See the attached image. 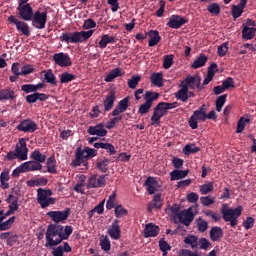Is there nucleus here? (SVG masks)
<instances>
[{"instance_id":"41","label":"nucleus","mask_w":256,"mask_h":256,"mask_svg":"<svg viewBox=\"0 0 256 256\" xmlns=\"http://www.w3.org/2000/svg\"><path fill=\"white\" fill-rule=\"evenodd\" d=\"M151 83L155 87H163V73H153L150 77Z\"/></svg>"},{"instance_id":"16","label":"nucleus","mask_w":256,"mask_h":256,"mask_svg":"<svg viewBox=\"0 0 256 256\" xmlns=\"http://www.w3.org/2000/svg\"><path fill=\"white\" fill-rule=\"evenodd\" d=\"M107 234L114 241H119L121 239V226H119V219H115L111 226L107 230Z\"/></svg>"},{"instance_id":"47","label":"nucleus","mask_w":256,"mask_h":256,"mask_svg":"<svg viewBox=\"0 0 256 256\" xmlns=\"http://www.w3.org/2000/svg\"><path fill=\"white\" fill-rule=\"evenodd\" d=\"M199 151H201V148L195 146V144H193V143L185 145V147L183 149L184 155H191V154L199 153Z\"/></svg>"},{"instance_id":"34","label":"nucleus","mask_w":256,"mask_h":256,"mask_svg":"<svg viewBox=\"0 0 256 256\" xmlns=\"http://www.w3.org/2000/svg\"><path fill=\"white\" fill-rule=\"evenodd\" d=\"M30 159L41 165V163H45V161H47V155L42 154L39 149H35L30 154Z\"/></svg>"},{"instance_id":"12","label":"nucleus","mask_w":256,"mask_h":256,"mask_svg":"<svg viewBox=\"0 0 256 256\" xmlns=\"http://www.w3.org/2000/svg\"><path fill=\"white\" fill-rule=\"evenodd\" d=\"M106 177L107 175H100L98 178L97 175L90 176L86 184L87 189H97L105 187V185H107Z\"/></svg>"},{"instance_id":"7","label":"nucleus","mask_w":256,"mask_h":256,"mask_svg":"<svg viewBox=\"0 0 256 256\" xmlns=\"http://www.w3.org/2000/svg\"><path fill=\"white\" fill-rule=\"evenodd\" d=\"M29 148H20L19 144H16L14 151H10L5 156L7 161H13L19 159L20 161H27Z\"/></svg>"},{"instance_id":"62","label":"nucleus","mask_w":256,"mask_h":256,"mask_svg":"<svg viewBox=\"0 0 256 256\" xmlns=\"http://www.w3.org/2000/svg\"><path fill=\"white\" fill-rule=\"evenodd\" d=\"M199 249L207 251L209 247H211V242L207 240V238H200L198 239Z\"/></svg>"},{"instance_id":"14","label":"nucleus","mask_w":256,"mask_h":256,"mask_svg":"<svg viewBox=\"0 0 256 256\" xmlns=\"http://www.w3.org/2000/svg\"><path fill=\"white\" fill-rule=\"evenodd\" d=\"M18 131H22L23 133H35L37 131V123L31 119L22 120L18 126L16 127Z\"/></svg>"},{"instance_id":"55","label":"nucleus","mask_w":256,"mask_h":256,"mask_svg":"<svg viewBox=\"0 0 256 256\" xmlns=\"http://www.w3.org/2000/svg\"><path fill=\"white\" fill-rule=\"evenodd\" d=\"M141 81L140 75L132 76L130 80H128V87L129 89H137V85H139V82Z\"/></svg>"},{"instance_id":"1","label":"nucleus","mask_w":256,"mask_h":256,"mask_svg":"<svg viewBox=\"0 0 256 256\" xmlns=\"http://www.w3.org/2000/svg\"><path fill=\"white\" fill-rule=\"evenodd\" d=\"M93 33L95 30H88V31H74V32H64L60 36V41L62 43H85V41H89L91 37H93Z\"/></svg>"},{"instance_id":"27","label":"nucleus","mask_w":256,"mask_h":256,"mask_svg":"<svg viewBox=\"0 0 256 256\" xmlns=\"http://www.w3.org/2000/svg\"><path fill=\"white\" fill-rule=\"evenodd\" d=\"M163 207V198H161V194L154 195L152 201L148 204V211L151 213L153 209H161Z\"/></svg>"},{"instance_id":"4","label":"nucleus","mask_w":256,"mask_h":256,"mask_svg":"<svg viewBox=\"0 0 256 256\" xmlns=\"http://www.w3.org/2000/svg\"><path fill=\"white\" fill-rule=\"evenodd\" d=\"M61 231L63 226L58 224H49L46 230V244L45 247H57L62 243Z\"/></svg>"},{"instance_id":"20","label":"nucleus","mask_w":256,"mask_h":256,"mask_svg":"<svg viewBox=\"0 0 256 256\" xmlns=\"http://www.w3.org/2000/svg\"><path fill=\"white\" fill-rule=\"evenodd\" d=\"M175 99L177 101H182V103H187L191 97H195V92L189 91L188 88L184 91L183 88H180L176 93H174Z\"/></svg>"},{"instance_id":"15","label":"nucleus","mask_w":256,"mask_h":256,"mask_svg":"<svg viewBox=\"0 0 256 256\" xmlns=\"http://www.w3.org/2000/svg\"><path fill=\"white\" fill-rule=\"evenodd\" d=\"M186 23H188V21L185 19V17L180 15H172L167 22V27H170V29H181V27H183V25Z\"/></svg>"},{"instance_id":"58","label":"nucleus","mask_w":256,"mask_h":256,"mask_svg":"<svg viewBox=\"0 0 256 256\" xmlns=\"http://www.w3.org/2000/svg\"><path fill=\"white\" fill-rule=\"evenodd\" d=\"M151 107H153V106H151V104L144 102L138 108L139 115H147V113H149L151 111Z\"/></svg>"},{"instance_id":"43","label":"nucleus","mask_w":256,"mask_h":256,"mask_svg":"<svg viewBox=\"0 0 256 256\" xmlns=\"http://www.w3.org/2000/svg\"><path fill=\"white\" fill-rule=\"evenodd\" d=\"M59 77L60 83L62 84L71 83V81H75V79H77V76L75 74H71L69 72H63L59 75Z\"/></svg>"},{"instance_id":"22","label":"nucleus","mask_w":256,"mask_h":256,"mask_svg":"<svg viewBox=\"0 0 256 256\" xmlns=\"http://www.w3.org/2000/svg\"><path fill=\"white\" fill-rule=\"evenodd\" d=\"M115 101H117V93L115 92V90H111L103 101L104 111H111V109H113V106L115 105Z\"/></svg>"},{"instance_id":"64","label":"nucleus","mask_w":256,"mask_h":256,"mask_svg":"<svg viewBox=\"0 0 256 256\" xmlns=\"http://www.w3.org/2000/svg\"><path fill=\"white\" fill-rule=\"evenodd\" d=\"M179 256H201L200 254H198L197 252H193L191 250L188 249H182L179 251Z\"/></svg>"},{"instance_id":"53","label":"nucleus","mask_w":256,"mask_h":256,"mask_svg":"<svg viewBox=\"0 0 256 256\" xmlns=\"http://www.w3.org/2000/svg\"><path fill=\"white\" fill-rule=\"evenodd\" d=\"M243 12H244V8H241V6H238V5H233L231 15H232L234 21L236 19H239V17H241V15H243Z\"/></svg>"},{"instance_id":"51","label":"nucleus","mask_w":256,"mask_h":256,"mask_svg":"<svg viewBox=\"0 0 256 256\" xmlns=\"http://www.w3.org/2000/svg\"><path fill=\"white\" fill-rule=\"evenodd\" d=\"M100 247L102 251H111V240H109L108 236H102L100 239Z\"/></svg>"},{"instance_id":"24","label":"nucleus","mask_w":256,"mask_h":256,"mask_svg":"<svg viewBox=\"0 0 256 256\" xmlns=\"http://www.w3.org/2000/svg\"><path fill=\"white\" fill-rule=\"evenodd\" d=\"M159 231H161L159 226L153 223L146 224L144 228V237H157V235H159Z\"/></svg>"},{"instance_id":"19","label":"nucleus","mask_w":256,"mask_h":256,"mask_svg":"<svg viewBox=\"0 0 256 256\" xmlns=\"http://www.w3.org/2000/svg\"><path fill=\"white\" fill-rule=\"evenodd\" d=\"M197 121L205 123V121H207V114H197V112L194 111L188 120L189 127H191V129H197L199 127V123Z\"/></svg>"},{"instance_id":"52","label":"nucleus","mask_w":256,"mask_h":256,"mask_svg":"<svg viewBox=\"0 0 256 256\" xmlns=\"http://www.w3.org/2000/svg\"><path fill=\"white\" fill-rule=\"evenodd\" d=\"M13 223H15V216L10 217L4 222H0V231H8V229H11Z\"/></svg>"},{"instance_id":"54","label":"nucleus","mask_w":256,"mask_h":256,"mask_svg":"<svg viewBox=\"0 0 256 256\" xmlns=\"http://www.w3.org/2000/svg\"><path fill=\"white\" fill-rule=\"evenodd\" d=\"M115 217L120 219V217L129 215V211L122 207L121 205H117L114 210Z\"/></svg>"},{"instance_id":"36","label":"nucleus","mask_w":256,"mask_h":256,"mask_svg":"<svg viewBox=\"0 0 256 256\" xmlns=\"http://www.w3.org/2000/svg\"><path fill=\"white\" fill-rule=\"evenodd\" d=\"M208 57L201 53L192 63V69H200V67H205V63L208 61Z\"/></svg>"},{"instance_id":"17","label":"nucleus","mask_w":256,"mask_h":256,"mask_svg":"<svg viewBox=\"0 0 256 256\" xmlns=\"http://www.w3.org/2000/svg\"><path fill=\"white\" fill-rule=\"evenodd\" d=\"M87 133L90 135H96V137H106L108 131L105 128V123H99L95 126H89L87 129Z\"/></svg>"},{"instance_id":"49","label":"nucleus","mask_w":256,"mask_h":256,"mask_svg":"<svg viewBox=\"0 0 256 256\" xmlns=\"http://www.w3.org/2000/svg\"><path fill=\"white\" fill-rule=\"evenodd\" d=\"M72 233H73V226L68 225V226H65V228L63 227V231H61V234H60L62 242L67 241V239L71 237Z\"/></svg>"},{"instance_id":"38","label":"nucleus","mask_w":256,"mask_h":256,"mask_svg":"<svg viewBox=\"0 0 256 256\" xmlns=\"http://www.w3.org/2000/svg\"><path fill=\"white\" fill-rule=\"evenodd\" d=\"M256 28H249L248 26H244L242 30V37L245 39V41H249L250 39H253L255 37Z\"/></svg>"},{"instance_id":"9","label":"nucleus","mask_w":256,"mask_h":256,"mask_svg":"<svg viewBox=\"0 0 256 256\" xmlns=\"http://www.w3.org/2000/svg\"><path fill=\"white\" fill-rule=\"evenodd\" d=\"M8 21L9 23H13L17 31H20L22 35H25V37H29L31 35V30L29 29V24H27V22L18 20L14 15L9 16Z\"/></svg>"},{"instance_id":"29","label":"nucleus","mask_w":256,"mask_h":256,"mask_svg":"<svg viewBox=\"0 0 256 256\" xmlns=\"http://www.w3.org/2000/svg\"><path fill=\"white\" fill-rule=\"evenodd\" d=\"M144 185L147 187V191L149 195H154L155 191H157V185H159V182L155 177L149 176L146 181L144 182Z\"/></svg>"},{"instance_id":"21","label":"nucleus","mask_w":256,"mask_h":256,"mask_svg":"<svg viewBox=\"0 0 256 256\" xmlns=\"http://www.w3.org/2000/svg\"><path fill=\"white\" fill-rule=\"evenodd\" d=\"M129 109V97H125L124 99L118 102L116 108L112 111V117H117L121 115V113H125Z\"/></svg>"},{"instance_id":"57","label":"nucleus","mask_w":256,"mask_h":256,"mask_svg":"<svg viewBox=\"0 0 256 256\" xmlns=\"http://www.w3.org/2000/svg\"><path fill=\"white\" fill-rule=\"evenodd\" d=\"M162 115L154 108V112L151 116V125H161Z\"/></svg>"},{"instance_id":"13","label":"nucleus","mask_w":256,"mask_h":256,"mask_svg":"<svg viewBox=\"0 0 256 256\" xmlns=\"http://www.w3.org/2000/svg\"><path fill=\"white\" fill-rule=\"evenodd\" d=\"M55 65L59 67H71L73 62L71 61V56L67 53L59 52L55 53L52 57Z\"/></svg>"},{"instance_id":"25","label":"nucleus","mask_w":256,"mask_h":256,"mask_svg":"<svg viewBox=\"0 0 256 256\" xmlns=\"http://www.w3.org/2000/svg\"><path fill=\"white\" fill-rule=\"evenodd\" d=\"M210 240L215 243L219 239H223V228L219 226H213L209 231Z\"/></svg>"},{"instance_id":"61","label":"nucleus","mask_w":256,"mask_h":256,"mask_svg":"<svg viewBox=\"0 0 256 256\" xmlns=\"http://www.w3.org/2000/svg\"><path fill=\"white\" fill-rule=\"evenodd\" d=\"M183 163H185V161L183 159L172 156V165L174 167V170L182 169Z\"/></svg>"},{"instance_id":"26","label":"nucleus","mask_w":256,"mask_h":256,"mask_svg":"<svg viewBox=\"0 0 256 256\" xmlns=\"http://www.w3.org/2000/svg\"><path fill=\"white\" fill-rule=\"evenodd\" d=\"M22 167H24L25 173H29L31 171H41V169H43V165L39 162H35V160L22 163Z\"/></svg>"},{"instance_id":"46","label":"nucleus","mask_w":256,"mask_h":256,"mask_svg":"<svg viewBox=\"0 0 256 256\" xmlns=\"http://www.w3.org/2000/svg\"><path fill=\"white\" fill-rule=\"evenodd\" d=\"M196 223L199 233H205V231L209 229V222H207L205 219H202L201 217L197 218Z\"/></svg>"},{"instance_id":"30","label":"nucleus","mask_w":256,"mask_h":256,"mask_svg":"<svg viewBox=\"0 0 256 256\" xmlns=\"http://www.w3.org/2000/svg\"><path fill=\"white\" fill-rule=\"evenodd\" d=\"M17 99V95H15V91L11 88L0 90V101H14Z\"/></svg>"},{"instance_id":"59","label":"nucleus","mask_w":256,"mask_h":256,"mask_svg":"<svg viewBox=\"0 0 256 256\" xmlns=\"http://www.w3.org/2000/svg\"><path fill=\"white\" fill-rule=\"evenodd\" d=\"M173 54L165 55L163 60V68L164 69H171L173 67Z\"/></svg>"},{"instance_id":"18","label":"nucleus","mask_w":256,"mask_h":256,"mask_svg":"<svg viewBox=\"0 0 256 256\" xmlns=\"http://www.w3.org/2000/svg\"><path fill=\"white\" fill-rule=\"evenodd\" d=\"M16 11H18V16L22 21H31V17H33L34 13L31 5L17 6Z\"/></svg>"},{"instance_id":"33","label":"nucleus","mask_w":256,"mask_h":256,"mask_svg":"<svg viewBox=\"0 0 256 256\" xmlns=\"http://www.w3.org/2000/svg\"><path fill=\"white\" fill-rule=\"evenodd\" d=\"M46 168L48 173L57 175V160H55V154H52L46 162Z\"/></svg>"},{"instance_id":"39","label":"nucleus","mask_w":256,"mask_h":256,"mask_svg":"<svg viewBox=\"0 0 256 256\" xmlns=\"http://www.w3.org/2000/svg\"><path fill=\"white\" fill-rule=\"evenodd\" d=\"M159 99V93L153 91H146L144 94V100L148 105L153 106V102Z\"/></svg>"},{"instance_id":"45","label":"nucleus","mask_w":256,"mask_h":256,"mask_svg":"<svg viewBox=\"0 0 256 256\" xmlns=\"http://www.w3.org/2000/svg\"><path fill=\"white\" fill-rule=\"evenodd\" d=\"M9 179H10L9 170H4L0 174V183H1L2 189H9V183H8Z\"/></svg>"},{"instance_id":"32","label":"nucleus","mask_w":256,"mask_h":256,"mask_svg":"<svg viewBox=\"0 0 256 256\" xmlns=\"http://www.w3.org/2000/svg\"><path fill=\"white\" fill-rule=\"evenodd\" d=\"M189 175V169L180 170L176 169L170 172V181H179L180 179H185Z\"/></svg>"},{"instance_id":"35","label":"nucleus","mask_w":256,"mask_h":256,"mask_svg":"<svg viewBox=\"0 0 256 256\" xmlns=\"http://www.w3.org/2000/svg\"><path fill=\"white\" fill-rule=\"evenodd\" d=\"M185 245H189L191 249H198L199 247V237L193 234H190L184 238Z\"/></svg>"},{"instance_id":"42","label":"nucleus","mask_w":256,"mask_h":256,"mask_svg":"<svg viewBox=\"0 0 256 256\" xmlns=\"http://www.w3.org/2000/svg\"><path fill=\"white\" fill-rule=\"evenodd\" d=\"M44 79L46 83L57 86V78L55 77V74H53V71L51 69H49L48 71H44Z\"/></svg>"},{"instance_id":"48","label":"nucleus","mask_w":256,"mask_h":256,"mask_svg":"<svg viewBox=\"0 0 256 256\" xmlns=\"http://www.w3.org/2000/svg\"><path fill=\"white\" fill-rule=\"evenodd\" d=\"M226 101H227V94H223V95L219 96V97L216 99L215 105H216V111H217L218 113H221V111H222V109H223V107H224Z\"/></svg>"},{"instance_id":"31","label":"nucleus","mask_w":256,"mask_h":256,"mask_svg":"<svg viewBox=\"0 0 256 256\" xmlns=\"http://www.w3.org/2000/svg\"><path fill=\"white\" fill-rule=\"evenodd\" d=\"M148 37L150 38L148 42L149 47H155L159 41H161V36L159 35V31L157 30H149L147 32Z\"/></svg>"},{"instance_id":"11","label":"nucleus","mask_w":256,"mask_h":256,"mask_svg":"<svg viewBox=\"0 0 256 256\" xmlns=\"http://www.w3.org/2000/svg\"><path fill=\"white\" fill-rule=\"evenodd\" d=\"M193 209H197V205L194 207H190L186 210H182L178 214L179 222L185 225L186 227H189V225L193 223V219H195V214H193Z\"/></svg>"},{"instance_id":"44","label":"nucleus","mask_w":256,"mask_h":256,"mask_svg":"<svg viewBox=\"0 0 256 256\" xmlns=\"http://www.w3.org/2000/svg\"><path fill=\"white\" fill-rule=\"evenodd\" d=\"M13 200V201H12ZM8 203H10L9 205V209L11 211H18L19 210V199H17V197H15V195L10 194L7 198ZM12 201V202H11Z\"/></svg>"},{"instance_id":"5","label":"nucleus","mask_w":256,"mask_h":256,"mask_svg":"<svg viewBox=\"0 0 256 256\" xmlns=\"http://www.w3.org/2000/svg\"><path fill=\"white\" fill-rule=\"evenodd\" d=\"M179 88L187 91V89H191L192 91H203L204 87L201 85V76L199 74L191 75L188 74L185 79L180 81Z\"/></svg>"},{"instance_id":"50","label":"nucleus","mask_w":256,"mask_h":256,"mask_svg":"<svg viewBox=\"0 0 256 256\" xmlns=\"http://www.w3.org/2000/svg\"><path fill=\"white\" fill-rule=\"evenodd\" d=\"M207 11L210 12L211 15L217 17L218 15H221V6L214 2L207 6Z\"/></svg>"},{"instance_id":"37","label":"nucleus","mask_w":256,"mask_h":256,"mask_svg":"<svg viewBox=\"0 0 256 256\" xmlns=\"http://www.w3.org/2000/svg\"><path fill=\"white\" fill-rule=\"evenodd\" d=\"M111 43H117V38H115L113 36H109L107 34H104V35H102V37L99 41V47H100V49H105V47H107V45H109Z\"/></svg>"},{"instance_id":"60","label":"nucleus","mask_w":256,"mask_h":256,"mask_svg":"<svg viewBox=\"0 0 256 256\" xmlns=\"http://www.w3.org/2000/svg\"><path fill=\"white\" fill-rule=\"evenodd\" d=\"M211 191H213V182H208L200 187L201 195H207L208 193H211Z\"/></svg>"},{"instance_id":"63","label":"nucleus","mask_w":256,"mask_h":256,"mask_svg":"<svg viewBox=\"0 0 256 256\" xmlns=\"http://www.w3.org/2000/svg\"><path fill=\"white\" fill-rule=\"evenodd\" d=\"M97 27V22L93 20L92 18H88L83 23V29L89 30V29H95Z\"/></svg>"},{"instance_id":"6","label":"nucleus","mask_w":256,"mask_h":256,"mask_svg":"<svg viewBox=\"0 0 256 256\" xmlns=\"http://www.w3.org/2000/svg\"><path fill=\"white\" fill-rule=\"evenodd\" d=\"M51 195H53V190H45L43 188L37 190V203L42 209H47L49 205H55L57 199L51 197Z\"/></svg>"},{"instance_id":"28","label":"nucleus","mask_w":256,"mask_h":256,"mask_svg":"<svg viewBox=\"0 0 256 256\" xmlns=\"http://www.w3.org/2000/svg\"><path fill=\"white\" fill-rule=\"evenodd\" d=\"M123 75H125V72H123V70L118 67V68L112 69L109 72V74L105 77L104 81L106 83H113V81H115L117 77H123Z\"/></svg>"},{"instance_id":"10","label":"nucleus","mask_w":256,"mask_h":256,"mask_svg":"<svg viewBox=\"0 0 256 256\" xmlns=\"http://www.w3.org/2000/svg\"><path fill=\"white\" fill-rule=\"evenodd\" d=\"M69 215H71V208H66L64 211L47 212V216L50 217L54 223H63V221H67Z\"/></svg>"},{"instance_id":"2","label":"nucleus","mask_w":256,"mask_h":256,"mask_svg":"<svg viewBox=\"0 0 256 256\" xmlns=\"http://www.w3.org/2000/svg\"><path fill=\"white\" fill-rule=\"evenodd\" d=\"M93 157H97V150L90 148V147H84L82 150L81 147H78L75 150V159L72 161L73 167H81L84 165V167H87V159H91Z\"/></svg>"},{"instance_id":"40","label":"nucleus","mask_w":256,"mask_h":256,"mask_svg":"<svg viewBox=\"0 0 256 256\" xmlns=\"http://www.w3.org/2000/svg\"><path fill=\"white\" fill-rule=\"evenodd\" d=\"M109 163H111V160L109 158H104L96 163V167L101 173H107V171H109Z\"/></svg>"},{"instance_id":"3","label":"nucleus","mask_w":256,"mask_h":256,"mask_svg":"<svg viewBox=\"0 0 256 256\" xmlns=\"http://www.w3.org/2000/svg\"><path fill=\"white\" fill-rule=\"evenodd\" d=\"M220 213H222V219L226 223H230V226L235 229L237 227V219L241 217V213H243V206L239 205L236 208H228L227 204H223L222 208L220 210Z\"/></svg>"},{"instance_id":"8","label":"nucleus","mask_w":256,"mask_h":256,"mask_svg":"<svg viewBox=\"0 0 256 256\" xmlns=\"http://www.w3.org/2000/svg\"><path fill=\"white\" fill-rule=\"evenodd\" d=\"M30 21L35 29H45V25H47V11L41 12V10H37L32 14Z\"/></svg>"},{"instance_id":"23","label":"nucleus","mask_w":256,"mask_h":256,"mask_svg":"<svg viewBox=\"0 0 256 256\" xmlns=\"http://www.w3.org/2000/svg\"><path fill=\"white\" fill-rule=\"evenodd\" d=\"M49 95L45 93L34 92L33 94L26 96V103H37V101H47Z\"/></svg>"},{"instance_id":"56","label":"nucleus","mask_w":256,"mask_h":256,"mask_svg":"<svg viewBox=\"0 0 256 256\" xmlns=\"http://www.w3.org/2000/svg\"><path fill=\"white\" fill-rule=\"evenodd\" d=\"M250 122V119L241 117L237 123L236 133H243V131H245V124Z\"/></svg>"}]
</instances>
